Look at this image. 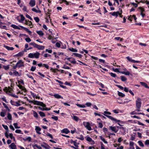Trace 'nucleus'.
<instances>
[{
  "label": "nucleus",
  "instance_id": "nucleus-1",
  "mask_svg": "<svg viewBox=\"0 0 149 149\" xmlns=\"http://www.w3.org/2000/svg\"><path fill=\"white\" fill-rule=\"evenodd\" d=\"M29 102L33 103L34 104L43 107H45L46 106V105L44 104L43 102L37 101H31Z\"/></svg>",
  "mask_w": 149,
  "mask_h": 149
},
{
  "label": "nucleus",
  "instance_id": "nucleus-2",
  "mask_svg": "<svg viewBox=\"0 0 149 149\" xmlns=\"http://www.w3.org/2000/svg\"><path fill=\"white\" fill-rule=\"evenodd\" d=\"M141 99L138 98L136 101V108H140L141 104Z\"/></svg>",
  "mask_w": 149,
  "mask_h": 149
},
{
  "label": "nucleus",
  "instance_id": "nucleus-3",
  "mask_svg": "<svg viewBox=\"0 0 149 149\" xmlns=\"http://www.w3.org/2000/svg\"><path fill=\"white\" fill-rule=\"evenodd\" d=\"M104 116H106L107 117L109 118L111 120L113 121H116V122H120V123H123L122 121H120V120H117L115 118H113V117H112L111 116H108L107 115H106L105 114H104Z\"/></svg>",
  "mask_w": 149,
  "mask_h": 149
},
{
  "label": "nucleus",
  "instance_id": "nucleus-4",
  "mask_svg": "<svg viewBox=\"0 0 149 149\" xmlns=\"http://www.w3.org/2000/svg\"><path fill=\"white\" fill-rule=\"evenodd\" d=\"M83 125L85 127L89 130H92L90 126V124L88 122H84Z\"/></svg>",
  "mask_w": 149,
  "mask_h": 149
},
{
  "label": "nucleus",
  "instance_id": "nucleus-5",
  "mask_svg": "<svg viewBox=\"0 0 149 149\" xmlns=\"http://www.w3.org/2000/svg\"><path fill=\"white\" fill-rule=\"evenodd\" d=\"M138 9L140 10L141 12L140 14L142 16V17L143 18L145 15V14L143 13L145 12V10L144 9L141 7H139L138 8Z\"/></svg>",
  "mask_w": 149,
  "mask_h": 149
},
{
  "label": "nucleus",
  "instance_id": "nucleus-6",
  "mask_svg": "<svg viewBox=\"0 0 149 149\" xmlns=\"http://www.w3.org/2000/svg\"><path fill=\"white\" fill-rule=\"evenodd\" d=\"M19 26L22 28L23 29L25 30L26 31H27L29 35H31L32 32L31 31L29 30L27 28L21 26Z\"/></svg>",
  "mask_w": 149,
  "mask_h": 149
},
{
  "label": "nucleus",
  "instance_id": "nucleus-7",
  "mask_svg": "<svg viewBox=\"0 0 149 149\" xmlns=\"http://www.w3.org/2000/svg\"><path fill=\"white\" fill-rule=\"evenodd\" d=\"M109 129L111 130L112 131L114 132L115 133H116L118 130H117L116 129V127H112V126H110Z\"/></svg>",
  "mask_w": 149,
  "mask_h": 149
},
{
  "label": "nucleus",
  "instance_id": "nucleus-8",
  "mask_svg": "<svg viewBox=\"0 0 149 149\" xmlns=\"http://www.w3.org/2000/svg\"><path fill=\"white\" fill-rule=\"evenodd\" d=\"M17 63H19L17 66L19 68L24 66L23 63L21 60H19Z\"/></svg>",
  "mask_w": 149,
  "mask_h": 149
},
{
  "label": "nucleus",
  "instance_id": "nucleus-9",
  "mask_svg": "<svg viewBox=\"0 0 149 149\" xmlns=\"http://www.w3.org/2000/svg\"><path fill=\"white\" fill-rule=\"evenodd\" d=\"M9 147L11 149H16V146L15 144L13 143H11L10 145L9 146Z\"/></svg>",
  "mask_w": 149,
  "mask_h": 149
},
{
  "label": "nucleus",
  "instance_id": "nucleus-10",
  "mask_svg": "<svg viewBox=\"0 0 149 149\" xmlns=\"http://www.w3.org/2000/svg\"><path fill=\"white\" fill-rule=\"evenodd\" d=\"M24 54L23 51L19 52L18 54L14 55L15 56L21 57L23 56Z\"/></svg>",
  "mask_w": 149,
  "mask_h": 149
},
{
  "label": "nucleus",
  "instance_id": "nucleus-11",
  "mask_svg": "<svg viewBox=\"0 0 149 149\" xmlns=\"http://www.w3.org/2000/svg\"><path fill=\"white\" fill-rule=\"evenodd\" d=\"M35 130L36 131V132L38 134H40L41 133L40 131L41 130V128L38 126H36Z\"/></svg>",
  "mask_w": 149,
  "mask_h": 149
},
{
  "label": "nucleus",
  "instance_id": "nucleus-12",
  "mask_svg": "<svg viewBox=\"0 0 149 149\" xmlns=\"http://www.w3.org/2000/svg\"><path fill=\"white\" fill-rule=\"evenodd\" d=\"M3 46L8 50H13L14 49V48L12 47H10L6 45H4Z\"/></svg>",
  "mask_w": 149,
  "mask_h": 149
},
{
  "label": "nucleus",
  "instance_id": "nucleus-13",
  "mask_svg": "<svg viewBox=\"0 0 149 149\" xmlns=\"http://www.w3.org/2000/svg\"><path fill=\"white\" fill-rule=\"evenodd\" d=\"M140 83L142 86H144L145 88H149V87L148 86L147 84L143 82H140Z\"/></svg>",
  "mask_w": 149,
  "mask_h": 149
},
{
  "label": "nucleus",
  "instance_id": "nucleus-14",
  "mask_svg": "<svg viewBox=\"0 0 149 149\" xmlns=\"http://www.w3.org/2000/svg\"><path fill=\"white\" fill-rule=\"evenodd\" d=\"M29 4L31 7L34 6L35 5V2L34 0H31L29 2Z\"/></svg>",
  "mask_w": 149,
  "mask_h": 149
},
{
  "label": "nucleus",
  "instance_id": "nucleus-15",
  "mask_svg": "<svg viewBox=\"0 0 149 149\" xmlns=\"http://www.w3.org/2000/svg\"><path fill=\"white\" fill-rule=\"evenodd\" d=\"M70 131L68 130V129L67 128L64 129H63L61 131V132L63 133H65L66 134H68L69 132Z\"/></svg>",
  "mask_w": 149,
  "mask_h": 149
},
{
  "label": "nucleus",
  "instance_id": "nucleus-16",
  "mask_svg": "<svg viewBox=\"0 0 149 149\" xmlns=\"http://www.w3.org/2000/svg\"><path fill=\"white\" fill-rule=\"evenodd\" d=\"M36 48L39 50H43L45 48V46H44L40 45H38Z\"/></svg>",
  "mask_w": 149,
  "mask_h": 149
},
{
  "label": "nucleus",
  "instance_id": "nucleus-17",
  "mask_svg": "<svg viewBox=\"0 0 149 149\" xmlns=\"http://www.w3.org/2000/svg\"><path fill=\"white\" fill-rule=\"evenodd\" d=\"M72 118L75 121H78L79 120V118L76 116H72Z\"/></svg>",
  "mask_w": 149,
  "mask_h": 149
},
{
  "label": "nucleus",
  "instance_id": "nucleus-18",
  "mask_svg": "<svg viewBox=\"0 0 149 149\" xmlns=\"http://www.w3.org/2000/svg\"><path fill=\"white\" fill-rule=\"evenodd\" d=\"M40 54L38 52H36V53L34 54V57L36 58H38L39 57Z\"/></svg>",
  "mask_w": 149,
  "mask_h": 149
},
{
  "label": "nucleus",
  "instance_id": "nucleus-19",
  "mask_svg": "<svg viewBox=\"0 0 149 149\" xmlns=\"http://www.w3.org/2000/svg\"><path fill=\"white\" fill-rule=\"evenodd\" d=\"M119 14V12L118 11L114 12L111 13L112 15L113 16H116V17H117Z\"/></svg>",
  "mask_w": 149,
  "mask_h": 149
},
{
  "label": "nucleus",
  "instance_id": "nucleus-20",
  "mask_svg": "<svg viewBox=\"0 0 149 149\" xmlns=\"http://www.w3.org/2000/svg\"><path fill=\"white\" fill-rule=\"evenodd\" d=\"M36 33L40 36H42L44 35V33L41 31H37Z\"/></svg>",
  "mask_w": 149,
  "mask_h": 149
},
{
  "label": "nucleus",
  "instance_id": "nucleus-21",
  "mask_svg": "<svg viewBox=\"0 0 149 149\" xmlns=\"http://www.w3.org/2000/svg\"><path fill=\"white\" fill-rule=\"evenodd\" d=\"M73 54L76 57H77L79 58H81L82 56L81 54L78 53H73Z\"/></svg>",
  "mask_w": 149,
  "mask_h": 149
},
{
  "label": "nucleus",
  "instance_id": "nucleus-22",
  "mask_svg": "<svg viewBox=\"0 0 149 149\" xmlns=\"http://www.w3.org/2000/svg\"><path fill=\"white\" fill-rule=\"evenodd\" d=\"M54 96L55 97V98L57 99H63V97L58 94H54Z\"/></svg>",
  "mask_w": 149,
  "mask_h": 149
},
{
  "label": "nucleus",
  "instance_id": "nucleus-23",
  "mask_svg": "<svg viewBox=\"0 0 149 149\" xmlns=\"http://www.w3.org/2000/svg\"><path fill=\"white\" fill-rule=\"evenodd\" d=\"M11 26L14 29H18L19 30H20V29L19 27L16 26L15 25L12 24L11 25Z\"/></svg>",
  "mask_w": 149,
  "mask_h": 149
},
{
  "label": "nucleus",
  "instance_id": "nucleus-24",
  "mask_svg": "<svg viewBox=\"0 0 149 149\" xmlns=\"http://www.w3.org/2000/svg\"><path fill=\"white\" fill-rule=\"evenodd\" d=\"M20 16L21 17V19L20 20H19V22H22V21H23L24 20L25 17L23 16V15H21V14L20 15Z\"/></svg>",
  "mask_w": 149,
  "mask_h": 149
},
{
  "label": "nucleus",
  "instance_id": "nucleus-25",
  "mask_svg": "<svg viewBox=\"0 0 149 149\" xmlns=\"http://www.w3.org/2000/svg\"><path fill=\"white\" fill-rule=\"evenodd\" d=\"M41 146L45 149H49L51 148L48 145H46V146L42 145Z\"/></svg>",
  "mask_w": 149,
  "mask_h": 149
},
{
  "label": "nucleus",
  "instance_id": "nucleus-26",
  "mask_svg": "<svg viewBox=\"0 0 149 149\" xmlns=\"http://www.w3.org/2000/svg\"><path fill=\"white\" fill-rule=\"evenodd\" d=\"M118 96H120L122 97H123L125 96V95L124 93H123L121 92H120L119 91H118Z\"/></svg>",
  "mask_w": 149,
  "mask_h": 149
},
{
  "label": "nucleus",
  "instance_id": "nucleus-27",
  "mask_svg": "<svg viewBox=\"0 0 149 149\" xmlns=\"http://www.w3.org/2000/svg\"><path fill=\"white\" fill-rule=\"evenodd\" d=\"M120 77L121 78V81H125L127 80V79L124 76H120Z\"/></svg>",
  "mask_w": 149,
  "mask_h": 149
},
{
  "label": "nucleus",
  "instance_id": "nucleus-28",
  "mask_svg": "<svg viewBox=\"0 0 149 149\" xmlns=\"http://www.w3.org/2000/svg\"><path fill=\"white\" fill-rule=\"evenodd\" d=\"M32 10L33 11L35 12L36 13H41V11L40 10H37V9H36L35 8H33L32 9Z\"/></svg>",
  "mask_w": 149,
  "mask_h": 149
},
{
  "label": "nucleus",
  "instance_id": "nucleus-29",
  "mask_svg": "<svg viewBox=\"0 0 149 149\" xmlns=\"http://www.w3.org/2000/svg\"><path fill=\"white\" fill-rule=\"evenodd\" d=\"M71 143H73L74 145L76 147H78V144H79V143H77L75 141H71Z\"/></svg>",
  "mask_w": 149,
  "mask_h": 149
},
{
  "label": "nucleus",
  "instance_id": "nucleus-30",
  "mask_svg": "<svg viewBox=\"0 0 149 149\" xmlns=\"http://www.w3.org/2000/svg\"><path fill=\"white\" fill-rule=\"evenodd\" d=\"M101 139L102 141L105 143H107L108 142L107 141L105 140V139L102 137V136H100Z\"/></svg>",
  "mask_w": 149,
  "mask_h": 149
},
{
  "label": "nucleus",
  "instance_id": "nucleus-31",
  "mask_svg": "<svg viewBox=\"0 0 149 149\" xmlns=\"http://www.w3.org/2000/svg\"><path fill=\"white\" fill-rule=\"evenodd\" d=\"M23 139L24 141H25L28 140L29 142H30L31 141V137H29L27 138H24Z\"/></svg>",
  "mask_w": 149,
  "mask_h": 149
},
{
  "label": "nucleus",
  "instance_id": "nucleus-32",
  "mask_svg": "<svg viewBox=\"0 0 149 149\" xmlns=\"http://www.w3.org/2000/svg\"><path fill=\"white\" fill-rule=\"evenodd\" d=\"M30 45L33 46L34 47L37 48L38 45L34 42H31L30 43Z\"/></svg>",
  "mask_w": 149,
  "mask_h": 149
},
{
  "label": "nucleus",
  "instance_id": "nucleus-33",
  "mask_svg": "<svg viewBox=\"0 0 149 149\" xmlns=\"http://www.w3.org/2000/svg\"><path fill=\"white\" fill-rule=\"evenodd\" d=\"M69 50H70V51L73 52H77V49H74L73 48H69Z\"/></svg>",
  "mask_w": 149,
  "mask_h": 149
},
{
  "label": "nucleus",
  "instance_id": "nucleus-34",
  "mask_svg": "<svg viewBox=\"0 0 149 149\" xmlns=\"http://www.w3.org/2000/svg\"><path fill=\"white\" fill-rule=\"evenodd\" d=\"M51 70L54 73H55L56 72V71L57 70L58 71H60V70H58L57 69H53L52 68H51Z\"/></svg>",
  "mask_w": 149,
  "mask_h": 149
},
{
  "label": "nucleus",
  "instance_id": "nucleus-35",
  "mask_svg": "<svg viewBox=\"0 0 149 149\" xmlns=\"http://www.w3.org/2000/svg\"><path fill=\"white\" fill-rule=\"evenodd\" d=\"M33 54H34L33 53H30L29 54L28 57L30 58H33L34 57Z\"/></svg>",
  "mask_w": 149,
  "mask_h": 149
},
{
  "label": "nucleus",
  "instance_id": "nucleus-36",
  "mask_svg": "<svg viewBox=\"0 0 149 149\" xmlns=\"http://www.w3.org/2000/svg\"><path fill=\"white\" fill-rule=\"evenodd\" d=\"M39 113L40 116L42 117H45V113L42 112L40 111Z\"/></svg>",
  "mask_w": 149,
  "mask_h": 149
},
{
  "label": "nucleus",
  "instance_id": "nucleus-37",
  "mask_svg": "<svg viewBox=\"0 0 149 149\" xmlns=\"http://www.w3.org/2000/svg\"><path fill=\"white\" fill-rule=\"evenodd\" d=\"M76 105L77 106L80 108H84L85 107V106L84 105H82L79 104H77Z\"/></svg>",
  "mask_w": 149,
  "mask_h": 149
},
{
  "label": "nucleus",
  "instance_id": "nucleus-38",
  "mask_svg": "<svg viewBox=\"0 0 149 149\" xmlns=\"http://www.w3.org/2000/svg\"><path fill=\"white\" fill-rule=\"evenodd\" d=\"M26 22L25 23V24L26 25H28L30 26H31V25H32V23L31 21H29V23L28 22H27L26 20Z\"/></svg>",
  "mask_w": 149,
  "mask_h": 149
},
{
  "label": "nucleus",
  "instance_id": "nucleus-39",
  "mask_svg": "<svg viewBox=\"0 0 149 149\" xmlns=\"http://www.w3.org/2000/svg\"><path fill=\"white\" fill-rule=\"evenodd\" d=\"M7 117L9 120H12V116L11 114L10 113H8Z\"/></svg>",
  "mask_w": 149,
  "mask_h": 149
},
{
  "label": "nucleus",
  "instance_id": "nucleus-40",
  "mask_svg": "<svg viewBox=\"0 0 149 149\" xmlns=\"http://www.w3.org/2000/svg\"><path fill=\"white\" fill-rule=\"evenodd\" d=\"M36 147L37 148L39 149H42V148L39 146H38L37 144H35L34 146H33V147L34 148V149H36L35 148V147Z\"/></svg>",
  "mask_w": 149,
  "mask_h": 149
},
{
  "label": "nucleus",
  "instance_id": "nucleus-41",
  "mask_svg": "<svg viewBox=\"0 0 149 149\" xmlns=\"http://www.w3.org/2000/svg\"><path fill=\"white\" fill-rule=\"evenodd\" d=\"M138 143H139V145L143 147L144 146L143 143L141 141H138Z\"/></svg>",
  "mask_w": 149,
  "mask_h": 149
},
{
  "label": "nucleus",
  "instance_id": "nucleus-42",
  "mask_svg": "<svg viewBox=\"0 0 149 149\" xmlns=\"http://www.w3.org/2000/svg\"><path fill=\"white\" fill-rule=\"evenodd\" d=\"M86 140L89 142H93L94 141L92 140V139L90 137H88L87 138Z\"/></svg>",
  "mask_w": 149,
  "mask_h": 149
},
{
  "label": "nucleus",
  "instance_id": "nucleus-43",
  "mask_svg": "<svg viewBox=\"0 0 149 149\" xmlns=\"http://www.w3.org/2000/svg\"><path fill=\"white\" fill-rule=\"evenodd\" d=\"M111 75V76L113 77H117L116 75L115 74L113 73L112 72H111L109 73Z\"/></svg>",
  "mask_w": 149,
  "mask_h": 149
},
{
  "label": "nucleus",
  "instance_id": "nucleus-44",
  "mask_svg": "<svg viewBox=\"0 0 149 149\" xmlns=\"http://www.w3.org/2000/svg\"><path fill=\"white\" fill-rule=\"evenodd\" d=\"M33 116L34 117L37 118L38 117V114L35 111H34L33 113Z\"/></svg>",
  "mask_w": 149,
  "mask_h": 149
},
{
  "label": "nucleus",
  "instance_id": "nucleus-45",
  "mask_svg": "<svg viewBox=\"0 0 149 149\" xmlns=\"http://www.w3.org/2000/svg\"><path fill=\"white\" fill-rule=\"evenodd\" d=\"M34 19L35 20L36 22L37 23L39 21V19L38 17H34Z\"/></svg>",
  "mask_w": 149,
  "mask_h": 149
},
{
  "label": "nucleus",
  "instance_id": "nucleus-46",
  "mask_svg": "<svg viewBox=\"0 0 149 149\" xmlns=\"http://www.w3.org/2000/svg\"><path fill=\"white\" fill-rule=\"evenodd\" d=\"M3 91H6V92H10V91L9 90V89H8V88L7 87H6L4 89Z\"/></svg>",
  "mask_w": 149,
  "mask_h": 149
},
{
  "label": "nucleus",
  "instance_id": "nucleus-47",
  "mask_svg": "<svg viewBox=\"0 0 149 149\" xmlns=\"http://www.w3.org/2000/svg\"><path fill=\"white\" fill-rule=\"evenodd\" d=\"M13 125H14L15 128H20V127L17 126V123H14L13 124Z\"/></svg>",
  "mask_w": 149,
  "mask_h": 149
},
{
  "label": "nucleus",
  "instance_id": "nucleus-48",
  "mask_svg": "<svg viewBox=\"0 0 149 149\" xmlns=\"http://www.w3.org/2000/svg\"><path fill=\"white\" fill-rule=\"evenodd\" d=\"M36 69V67H34L32 66L31 67V69H30L31 71H34Z\"/></svg>",
  "mask_w": 149,
  "mask_h": 149
},
{
  "label": "nucleus",
  "instance_id": "nucleus-49",
  "mask_svg": "<svg viewBox=\"0 0 149 149\" xmlns=\"http://www.w3.org/2000/svg\"><path fill=\"white\" fill-rule=\"evenodd\" d=\"M2 126L6 130H8V126L6 125H4L3 124L2 125Z\"/></svg>",
  "mask_w": 149,
  "mask_h": 149
},
{
  "label": "nucleus",
  "instance_id": "nucleus-50",
  "mask_svg": "<svg viewBox=\"0 0 149 149\" xmlns=\"http://www.w3.org/2000/svg\"><path fill=\"white\" fill-rule=\"evenodd\" d=\"M25 40L26 42H29L31 41V39L29 38H25Z\"/></svg>",
  "mask_w": 149,
  "mask_h": 149
},
{
  "label": "nucleus",
  "instance_id": "nucleus-51",
  "mask_svg": "<svg viewBox=\"0 0 149 149\" xmlns=\"http://www.w3.org/2000/svg\"><path fill=\"white\" fill-rule=\"evenodd\" d=\"M135 139V135H131L130 139L132 140H134Z\"/></svg>",
  "mask_w": 149,
  "mask_h": 149
},
{
  "label": "nucleus",
  "instance_id": "nucleus-52",
  "mask_svg": "<svg viewBox=\"0 0 149 149\" xmlns=\"http://www.w3.org/2000/svg\"><path fill=\"white\" fill-rule=\"evenodd\" d=\"M3 68L5 70H8L9 68V65H7V66L3 65Z\"/></svg>",
  "mask_w": 149,
  "mask_h": 149
},
{
  "label": "nucleus",
  "instance_id": "nucleus-53",
  "mask_svg": "<svg viewBox=\"0 0 149 149\" xmlns=\"http://www.w3.org/2000/svg\"><path fill=\"white\" fill-rule=\"evenodd\" d=\"M63 68L65 69H70V68L68 66H66L65 65H64L62 67Z\"/></svg>",
  "mask_w": 149,
  "mask_h": 149
},
{
  "label": "nucleus",
  "instance_id": "nucleus-54",
  "mask_svg": "<svg viewBox=\"0 0 149 149\" xmlns=\"http://www.w3.org/2000/svg\"><path fill=\"white\" fill-rule=\"evenodd\" d=\"M15 132L17 133H21L23 134L22 133H21V131L19 130H15Z\"/></svg>",
  "mask_w": 149,
  "mask_h": 149
},
{
  "label": "nucleus",
  "instance_id": "nucleus-55",
  "mask_svg": "<svg viewBox=\"0 0 149 149\" xmlns=\"http://www.w3.org/2000/svg\"><path fill=\"white\" fill-rule=\"evenodd\" d=\"M5 113L3 112H1L0 113V115L2 117H4L5 116Z\"/></svg>",
  "mask_w": 149,
  "mask_h": 149
},
{
  "label": "nucleus",
  "instance_id": "nucleus-56",
  "mask_svg": "<svg viewBox=\"0 0 149 149\" xmlns=\"http://www.w3.org/2000/svg\"><path fill=\"white\" fill-rule=\"evenodd\" d=\"M52 118L56 120H58V117L56 116H53L52 117Z\"/></svg>",
  "mask_w": 149,
  "mask_h": 149
},
{
  "label": "nucleus",
  "instance_id": "nucleus-57",
  "mask_svg": "<svg viewBox=\"0 0 149 149\" xmlns=\"http://www.w3.org/2000/svg\"><path fill=\"white\" fill-rule=\"evenodd\" d=\"M71 63L73 64H76V61H75V59L73 58V60L70 61Z\"/></svg>",
  "mask_w": 149,
  "mask_h": 149
},
{
  "label": "nucleus",
  "instance_id": "nucleus-58",
  "mask_svg": "<svg viewBox=\"0 0 149 149\" xmlns=\"http://www.w3.org/2000/svg\"><path fill=\"white\" fill-rule=\"evenodd\" d=\"M131 4L133 5L135 7H137L138 6V4H137L135 3H131Z\"/></svg>",
  "mask_w": 149,
  "mask_h": 149
},
{
  "label": "nucleus",
  "instance_id": "nucleus-59",
  "mask_svg": "<svg viewBox=\"0 0 149 149\" xmlns=\"http://www.w3.org/2000/svg\"><path fill=\"white\" fill-rule=\"evenodd\" d=\"M116 86L121 90H123L124 89V88L121 86L117 85Z\"/></svg>",
  "mask_w": 149,
  "mask_h": 149
},
{
  "label": "nucleus",
  "instance_id": "nucleus-60",
  "mask_svg": "<svg viewBox=\"0 0 149 149\" xmlns=\"http://www.w3.org/2000/svg\"><path fill=\"white\" fill-rule=\"evenodd\" d=\"M103 125L102 123H99L98 127L100 128H102L103 127Z\"/></svg>",
  "mask_w": 149,
  "mask_h": 149
},
{
  "label": "nucleus",
  "instance_id": "nucleus-61",
  "mask_svg": "<svg viewBox=\"0 0 149 149\" xmlns=\"http://www.w3.org/2000/svg\"><path fill=\"white\" fill-rule=\"evenodd\" d=\"M3 106H4V107L7 109H8L9 108H8V107L7 106V105H6V104L4 103H3Z\"/></svg>",
  "mask_w": 149,
  "mask_h": 149
},
{
  "label": "nucleus",
  "instance_id": "nucleus-62",
  "mask_svg": "<svg viewBox=\"0 0 149 149\" xmlns=\"http://www.w3.org/2000/svg\"><path fill=\"white\" fill-rule=\"evenodd\" d=\"M13 74L15 75H19V73L16 71H15L13 72Z\"/></svg>",
  "mask_w": 149,
  "mask_h": 149
},
{
  "label": "nucleus",
  "instance_id": "nucleus-63",
  "mask_svg": "<svg viewBox=\"0 0 149 149\" xmlns=\"http://www.w3.org/2000/svg\"><path fill=\"white\" fill-rule=\"evenodd\" d=\"M134 143L132 141L130 142L129 143V145L130 146H134Z\"/></svg>",
  "mask_w": 149,
  "mask_h": 149
},
{
  "label": "nucleus",
  "instance_id": "nucleus-64",
  "mask_svg": "<svg viewBox=\"0 0 149 149\" xmlns=\"http://www.w3.org/2000/svg\"><path fill=\"white\" fill-rule=\"evenodd\" d=\"M145 143L146 145H149V140H146L145 141Z\"/></svg>",
  "mask_w": 149,
  "mask_h": 149
}]
</instances>
